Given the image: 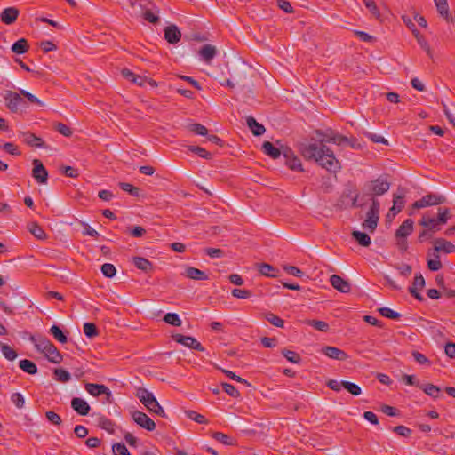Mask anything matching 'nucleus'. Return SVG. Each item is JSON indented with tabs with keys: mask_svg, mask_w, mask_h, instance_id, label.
Returning <instances> with one entry per match:
<instances>
[{
	"mask_svg": "<svg viewBox=\"0 0 455 455\" xmlns=\"http://www.w3.org/2000/svg\"><path fill=\"white\" fill-rule=\"evenodd\" d=\"M143 18L147 21L153 24H156L159 21V16L148 9L143 12Z\"/></svg>",
	"mask_w": 455,
	"mask_h": 455,
	"instance_id": "63",
	"label": "nucleus"
},
{
	"mask_svg": "<svg viewBox=\"0 0 455 455\" xmlns=\"http://www.w3.org/2000/svg\"><path fill=\"white\" fill-rule=\"evenodd\" d=\"M29 340L34 343L36 350L41 353L44 351L52 345V342L45 337H35L30 336Z\"/></svg>",
	"mask_w": 455,
	"mask_h": 455,
	"instance_id": "23",
	"label": "nucleus"
},
{
	"mask_svg": "<svg viewBox=\"0 0 455 455\" xmlns=\"http://www.w3.org/2000/svg\"><path fill=\"white\" fill-rule=\"evenodd\" d=\"M330 131L317 130L315 132L320 137V143H300L299 150L304 158L307 160H315L323 168H325L331 172H336L340 170V163L335 157L331 149H330L324 143L326 140L330 139Z\"/></svg>",
	"mask_w": 455,
	"mask_h": 455,
	"instance_id": "1",
	"label": "nucleus"
},
{
	"mask_svg": "<svg viewBox=\"0 0 455 455\" xmlns=\"http://www.w3.org/2000/svg\"><path fill=\"white\" fill-rule=\"evenodd\" d=\"M19 366L20 368L30 374V375H34L37 372V366L36 365V363L30 360H28V359H23V360H20L19 362Z\"/></svg>",
	"mask_w": 455,
	"mask_h": 455,
	"instance_id": "32",
	"label": "nucleus"
},
{
	"mask_svg": "<svg viewBox=\"0 0 455 455\" xmlns=\"http://www.w3.org/2000/svg\"><path fill=\"white\" fill-rule=\"evenodd\" d=\"M11 401L18 409H21L24 407L25 399L20 393H13L11 396Z\"/></svg>",
	"mask_w": 455,
	"mask_h": 455,
	"instance_id": "55",
	"label": "nucleus"
},
{
	"mask_svg": "<svg viewBox=\"0 0 455 455\" xmlns=\"http://www.w3.org/2000/svg\"><path fill=\"white\" fill-rule=\"evenodd\" d=\"M217 50L212 44H204L199 51L201 59L206 63H210L216 56Z\"/></svg>",
	"mask_w": 455,
	"mask_h": 455,
	"instance_id": "20",
	"label": "nucleus"
},
{
	"mask_svg": "<svg viewBox=\"0 0 455 455\" xmlns=\"http://www.w3.org/2000/svg\"><path fill=\"white\" fill-rule=\"evenodd\" d=\"M164 321L172 326H180L181 325V320L180 319L178 314L176 313H167L164 316Z\"/></svg>",
	"mask_w": 455,
	"mask_h": 455,
	"instance_id": "45",
	"label": "nucleus"
},
{
	"mask_svg": "<svg viewBox=\"0 0 455 455\" xmlns=\"http://www.w3.org/2000/svg\"><path fill=\"white\" fill-rule=\"evenodd\" d=\"M403 207V198L400 196H395L393 201V206L390 208L389 212L387 217L390 218L391 216H395L398 212L402 211Z\"/></svg>",
	"mask_w": 455,
	"mask_h": 455,
	"instance_id": "30",
	"label": "nucleus"
},
{
	"mask_svg": "<svg viewBox=\"0 0 455 455\" xmlns=\"http://www.w3.org/2000/svg\"><path fill=\"white\" fill-rule=\"evenodd\" d=\"M451 214L449 208H438V213H437V221H439L440 224L443 225L445 224L448 220L451 218Z\"/></svg>",
	"mask_w": 455,
	"mask_h": 455,
	"instance_id": "46",
	"label": "nucleus"
},
{
	"mask_svg": "<svg viewBox=\"0 0 455 455\" xmlns=\"http://www.w3.org/2000/svg\"><path fill=\"white\" fill-rule=\"evenodd\" d=\"M28 229L38 240H44L46 238L44 230L36 222L28 224Z\"/></svg>",
	"mask_w": 455,
	"mask_h": 455,
	"instance_id": "31",
	"label": "nucleus"
},
{
	"mask_svg": "<svg viewBox=\"0 0 455 455\" xmlns=\"http://www.w3.org/2000/svg\"><path fill=\"white\" fill-rule=\"evenodd\" d=\"M71 408L81 416H86L91 410L89 403L79 397H74L71 400Z\"/></svg>",
	"mask_w": 455,
	"mask_h": 455,
	"instance_id": "16",
	"label": "nucleus"
},
{
	"mask_svg": "<svg viewBox=\"0 0 455 455\" xmlns=\"http://www.w3.org/2000/svg\"><path fill=\"white\" fill-rule=\"evenodd\" d=\"M413 220L411 219L405 220L403 224L399 227V228L395 232L396 238H406L409 235L411 234L413 230Z\"/></svg>",
	"mask_w": 455,
	"mask_h": 455,
	"instance_id": "19",
	"label": "nucleus"
},
{
	"mask_svg": "<svg viewBox=\"0 0 455 455\" xmlns=\"http://www.w3.org/2000/svg\"><path fill=\"white\" fill-rule=\"evenodd\" d=\"M20 137L22 139L24 143L30 147L45 148L43 139L30 132H20Z\"/></svg>",
	"mask_w": 455,
	"mask_h": 455,
	"instance_id": "11",
	"label": "nucleus"
},
{
	"mask_svg": "<svg viewBox=\"0 0 455 455\" xmlns=\"http://www.w3.org/2000/svg\"><path fill=\"white\" fill-rule=\"evenodd\" d=\"M0 350L8 361H13L18 356V353L12 347L3 342H0Z\"/></svg>",
	"mask_w": 455,
	"mask_h": 455,
	"instance_id": "34",
	"label": "nucleus"
},
{
	"mask_svg": "<svg viewBox=\"0 0 455 455\" xmlns=\"http://www.w3.org/2000/svg\"><path fill=\"white\" fill-rule=\"evenodd\" d=\"M265 319L269 322L271 324L276 327H283L284 322L279 316L275 315L273 313H267L265 315Z\"/></svg>",
	"mask_w": 455,
	"mask_h": 455,
	"instance_id": "51",
	"label": "nucleus"
},
{
	"mask_svg": "<svg viewBox=\"0 0 455 455\" xmlns=\"http://www.w3.org/2000/svg\"><path fill=\"white\" fill-rule=\"evenodd\" d=\"M132 263L138 269L146 273L150 272L153 269L152 263L143 257H133Z\"/></svg>",
	"mask_w": 455,
	"mask_h": 455,
	"instance_id": "27",
	"label": "nucleus"
},
{
	"mask_svg": "<svg viewBox=\"0 0 455 455\" xmlns=\"http://www.w3.org/2000/svg\"><path fill=\"white\" fill-rule=\"evenodd\" d=\"M50 333L59 342H60L62 344L67 343L68 338H67L66 334L62 331V330L58 325L53 324L50 328Z\"/></svg>",
	"mask_w": 455,
	"mask_h": 455,
	"instance_id": "37",
	"label": "nucleus"
},
{
	"mask_svg": "<svg viewBox=\"0 0 455 455\" xmlns=\"http://www.w3.org/2000/svg\"><path fill=\"white\" fill-rule=\"evenodd\" d=\"M437 11L439 14L443 17L447 21H449L450 15H449V7L447 2H443V4H437L436 6Z\"/></svg>",
	"mask_w": 455,
	"mask_h": 455,
	"instance_id": "62",
	"label": "nucleus"
},
{
	"mask_svg": "<svg viewBox=\"0 0 455 455\" xmlns=\"http://www.w3.org/2000/svg\"><path fill=\"white\" fill-rule=\"evenodd\" d=\"M283 155L285 158V164L292 171L303 172L300 159L295 156L293 151L288 148H283Z\"/></svg>",
	"mask_w": 455,
	"mask_h": 455,
	"instance_id": "8",
	"label": "nucleus"
},
{
	"mask_svg": "<svg viewBox=\"0 0 455 455\" xmlns=\"http://www.w3.org/2000/svg\"><path fill=\"white\" fill-rule=\"evenodd\" d=\"M33 178L40 184H44L48 180V172L44 166L43 163L38 159L33 160Z\"/></svg>",
	"mask_w": 455,
	"mask_h": 455,
	"instance_id": "10",
	"label": "nucleus"
},
{
	"mask_svg": "<svg viewBox=\"0 0 455 455\" xmlns=\"http://www.w3.org/2000/svg\"><path fill=\"white\" fill-rule=\"evenodd\" d=\"M434 243H435L434 250H435V252L437 254L439 252H444V253L455 252V245L452 243H451L443 238L435 239Z\"/></svg>",
	"mask_w": 455,
	"mask_h": 455,
	"instance_id": "17",
	"label": "nucleus"
},
{
	"mask_svg": "<svg viewBox=\"0 0 455 455\" xmlns=\"http://www.w3.org/2000/svg\"><path fill=\"white\" fill-rule=\"evenodd\" d=\"M212 437L223 443V444H226V445H234L235 444V440L233 437L224 434V433H221V432H214L213 435H212Z\"/></svg>",
	"mask_w": 455,
	"mask_h": 455,
	"instance_id": "40",
	"label": "nucleus"
},
{
	"mask_svg": "<svg viewBox=\"0 0 455 455\" xmlns=\"http://www.w3.org/2000/svg\"><path fill=\"white\" fill-rule=\"evenodd\" d=\"M379 313L387 318L393 319V320H398L401 317V315L394 310H392L389 307H380L378 309Z\"/></svg>",
	"mask_w": 455,
	"mask_h": 455,
	"instance_id": "44",
	"label": "nucleus"
},
{
	"mask_svg": "<svg viewBox=\"0 0 455 455\" xmlns=\"http://www.w3.org/2000/svg\"><path fill=\"white\" fill-rule=\"evenodd\" d=\"M55 129L65 137H70L72 135V130L62 123L55 124Z\"/></svg>",
	"mask_w": 455,
	"mask_h": 455,
	"instance_id": "60",
	"label": "nucleus"
},
{
	"mask_svg": "<svg viewBox=\"0 0 455 455\" xmlns=\"http://www.w3.org/2000/svg\"><path fill=\"white\" fill-rule=\"evenodd\" d=\"M263 152L272 157L273 159H277L281 154H283V149H279L275 147L270 141H265L262 144Z\"/></svg>",
	"mask_w": 455,
	"mask_h": 455,
	"instance_id": "26",
	"label": "nucleus"
},
{
	"mask_svg": "<svg viewBox=\"0 0 455 455\" xmlns=\"http://www.w3.org/2000/svg\"><path fill=\"white\" fill-rule=\"evenodd\" d=\"M44 354L51 363H60L62 361L61 354L52 343Z\"/></svg>",
	"mask_w": 455,
	"mask_h": 455,
	"instance_id": "25",
	"label": "nucleus"
},
{
	"mask_svg": "<svg viewBox=\"0 0 455 455\" xmlns=\"http://www.w3.org/2000/svg\"><path fill=\"white\" fill-rule=\"evenodd\" d=\"M45 417L48 419V421L51 422L52 425L60 426L61 424L60 416L54 411H46Z\"/></svg>",
	"mask_w": 455,
	"mask_h": 455,
	"instance_id": "56",
	"label": "nucleus"
},
{
	"mask_svg": "<svg viewBox=\"0 0 455 455\" xmlns=\"http://www.w3.org/2000/svg\"><path fill=\"white\" fill-rule=\"evenodd\" d=\"M246 124H247L249 129L251 130V132L255 136H260V135L264 134V132L266 131L264 125L258 123L256 121V119L252 116H247Z\"/></svg>",
	"mask_w": 455,
	"mask_h": 455,
	"instance_id": "24",
	"label": "nucleus"
},
{
	"mask_svg": "<svg viewBox=\"0 0 455 455\" xmlns=\"http://www.w3.org/2000/svg\"><path fill=\"white\" fill-rule=\"evenodd\" d=\"M20 95L24 96L25 98L28 99V100L30 102V103H33V104H36L39 107H44V102L41 101L37 97H36L35 95H33L32 93H30L28 91H25L23 89H20Z\"/></svg>",
	"mask_w": 455,
	"mask_h": 455,
	"instance_id": "53",
	"label": "nucleus"
},
{
	"mask_svg": "<svg viewBox=\"0 0 455 455\" xmlns=\"http://www.w3.org/2000/svg\"><path fill=\"white\" fill-rule=\"evenodd\" d=\"M54 376H55V379L61 383H66L71 379L70 373L62 368L55 369Z\"/></svg>",
	"mask_w": 455,
	"mask_h": 455,
	"instance_id": "41",
	"label": "nucleus"
},
{
	"mask_svg": "<svg viewBox=\"0 0 455 455\" xmlns=\"http://www.w3.org/2000/svg\"><path fill=\"white\" fill-rule=\"evenodd\" d=\"M3 148L7 153L12 155V156H20V151L19 150L18 147L14 145L12 142H6L4 144Z\"/></svg>",
	"mask_w": 455,
	"mask_h": 455,
	"instance_id": "61",
	"label": "nucleus"
},
{
	"mask_svg": "<svg viewBox=\"0 0 455 455\" xmlns=\"http://www.w3.org/2000/svg\"><path fill=\"white\" fill-rule=\"evenodd\" d=\"M190 130L198 135L206 136L208 134V129L201 124H191Z\"/></svg>",
	"mask_w": 455,
	"mask_h": 455,
	"instance_id": "59",
	"label": "nucleus"
},
{
	"mask_svg": "<svg viewBox=\"0 0 455 455\" xmlns=\"http://www.w3.org/2000/svg\"><path fill=\"white\" fill-rule=\"evenodd\" d=\"M257 268H258L259 272L263 275L269 276V277L276 276L277 270L273 266H271L267 263L257 264Z\"/></svg>",
	"mask_w": 455,
	"mask_h": 455,
	"instance_id": "35",
	"label": "nucleus"
},
{
	"mask_svg": "<svg viewBox=\"0 0 455 455\" xmlns=\"http://www.w3.org/2000/svg\"><path fill=\"white\" fill-rule=\"evenodd\" d=\"M188 150L204 159H211L212 154L199 146H188Z\"/></svg>",
	"mask_w": 455,
	"mask_h": 455,
	"instance_id": "48",
	"label": "nucleus"
},
{
	"mask_svg": "<svg viewBox=\"0 0 455 455\" xmlns=\"http://www.w3.org/2000/svg\"><path fill=\"white\" fill-rule=\"evenodd\" d=\"M223 390L232 397H238L240 395L239 391L235 387V386L229 383H222L221 384Z\"/></svg>",
	"mask_w": 455,
	"mask_h": 455,
	"instance_id": "57",
	"label": "nucleus"
},
{
	"mask_svg": "<svg viewBox=\"0 0 455 455\" xmlns=\"http://www.w3.org/2000/svg\"><path fill=\"white\" fill-rule=\"evenodd\" d=\"M184 275L186 277L192 279V280H196V281L208 280V275L205 272H204L198 268L193 267H188L185 269Z\"/></svg>",
	"mask_w": 455,
	"mask_h": 455,
	"instance_id": "21",
	"label": "nucleus"
},
{
	"mask_svg": "<svg viewBox=\"0 0 455 455\" xmlns=\"http://www.w3.org/2000/svg\"><path fill=\"white\" fill-rule=\"evenodd\" d=\"M419 225L427 228V229H431L435 234L441 229L440 226L442 224L437 221V219L431 217L428 214H424L419 221Z\"/></svg>",
	"mask_w": 455,
	"mask_h": 455,
	"instance_id": "18",
	"label": "nucleus"
},
{
	"mask_svg": "<svg viewBox=\"0 0 455 455\" xmlns=\"http://www.w3.org/2000/svg\"><path fill=\"white\" fill-rule=\"evenodd\" d=\"M102 274L108 278L114 277L116 273V269L113 264L105 263L101 266Z\"/></svg>",
	"mask_w": 455,
	"mask_h": 455,
	"instance_id": "54",
	"label": "nucleus"
},
{
	"mask_svg": "<svg viewBox=\"0 0 455 455\" xmlns=\"http://www.w3.org/2000/svg\"><path fill=\"white\" fill-rule=\"evenodd\" d=\"M419 388L421 390H423L427 395L433 397V398H437L439 397V395H440V392H441V389L434 385V384H422L419 386Z\"/></svg>",
	"mask_w": 455,
	"mask_h": 455,
	"instance_id": "36",
	"label": "nucleus"
},
{
	"mask_svg": "<svg viewBox=\"0 0 455 455\" xmlns=\"http://www.w3.org/2000/svg\"><path fill=\"white\" fill-rule=\"evenodd\" d=\"M85 390L92 396H99L107 392L108 387L101 384L87 383Z\"/></svg>",
	"mask_w": 455,
	"mask_h": 455,
	"instance_id": "28",
	"label": "nucleus"
},
{
	"mask_svg": "<svg viewBox=\"0 0 455 455\" xmlns=\"http://www.w3.org/2000/svg\"><path fill=\"white\" fill-rule=\"evenodd\" d=\"M19 11L14 7L5 8L1 13V20L7 24H12L18 18Z\"/></svg>",
	"mask_w": 455,
	"mask_h": 455,
	"instance_id": "22",
	"label": "nucleus"
},
{
	"mask_svg": "<svg viewBox=\"0 0 455 455\" xmlns=\"http://www.w3.org/2000/svg\"><path fill=\"white\" fill-rule=\"evenodd\" d=\"M352 237L361 245L363 247H368L371 243V237L363 232L355 230L352 232Z\"/></svg>",
	"mask_w": 455,
	"mask_h": 455,
	"instance_id": "29",
	"label": "nucleus"
},
{
	"mask_svg": "<svg viewBox=\"0 0 455 455\" xmlns=\"http://www.w3.org/2000/svg\"><path fill=\"white\" fill-rule=\"evenodd\" d=\"M445 201L446 198L443 196L430 193L424 196L419 200L415 201L412 207L414 209H420L427 206L438 205L445 203Z\"/></svg>",
	"mask_w": 455,
	"mask_h": 455,
	"instance_id": "6",
	"label": "nucleus"
},
{
	"mask_svg": "<svg viewBox=\"0 0 455 455\" xmlns=\"http://www.w3.org/2000/svg\"><path fill=\"white\" fill-rule=\"evenodd\" d=\"M132 417L137 425L148 431H153L156 428V423L146 413L140 411H133Z\"/></svg>",
	"mask_w": 455,
	"mask_h": 455,
	"instance_id": "9",
	"label": "nucleus"
},
{
	"mask_svg": "<svg viewBox=\"0 0 455 455\" xmlns=\"http://www.w3.org/2000/svg\"><path fill=\"white\" fill-rule=\"evenodd\" d=\"M112 450L115 455H131L124 443H115L112 446Z\"/></svg>",
	"mask_w": 455,
	"mask_h": 455,
	"instance_id": "58",
	"label": "nucleus"
},
{
	"mask_svg": "<svg viewBox=\"0 0 455 455\" xmlns=\"http://www.w3.org/2000/svg\"><path fill=\"white\" fill-rule=\"evenodd\" d=\"M379 202L376 198L372 197L371 204L366 213V219L362 224L363 229L368 230L371 233L376 229L379 219Z\"/></svg>",
	"mask_w": 455,
	"mask_h": 455,
	"instance_id": "4",
	"label": "nucleus"
},
{
	"mask_svg": "<svg viewBox=\"0 0 455 455\" xmlns=\"http://www.w3.org/2000/svg\"><path fill=\"white\" fill-rule=\"evenodd\" d=\"M172 339L177 343L181 344V345H183L187 347H189L191 349L200 351V352H204L205 350L204 347L201 345V343L199 341H197L194 337L185 336V335L177 333V334L172 335Z\"/></svg>",
	"mask_w": 455,
	"mask_h": 455,
	"instance_id": "7",
	"label": "nucleus"
},
{
	"mask_svg": "<svg viewBox=\"0 0 455 455\" xmlns=\"http://www.w3.org/2000/svg\"><path fill=\"white\" fill-rule=\"evenodd\" d=\"M187 417L199 424H207L208 423V420L206 419V418L202 415V414H199L194 411H185Z\"/></svg>",
	"mask_w": 455,
	"mask_h": 455,
	"instance_id": "49",
	"label": "nucleus"
},
{
	"mask_svg": "<svg viewBox=\"0 0 455 455\" xmlns=\"http://www.w3.org/2000/svg\"><path fill=\"white\" fill-rule=\"evenodd\" d=\"M330 139H327V142H331L336 145L341 146L344 144H349L352 148H355V140L351 138H347L344 135H341L338 132H335L334 131H330Z\"/></svg>",
	"mask_w": 455,
	"mask_h": 455,
	"instance_id": "15",
	"label": "nucleus"
},
{
	"mask_svg": "<svg viewBox=\"0 0 455 455\" xmlns=\"http://www.w3.org/2000/svg\"><path fill=\"white\" fill-rule=\"evenodd\" d=\"M164 39L172 44H175L180 41L181 32L179 28L174 25H169L164 29Z\"/></svg>",
	"mask_w": 455,
	"mask_h": 455,
	"instance_id": "12",
	"label": "nucleus"
},
{
	"mask_svg": "<svg viewBox=\"0 0 455 455\" xmlns=\"http://www.w3.org/2000/svg\"><path fill=\"white\" fill-rule=\"evenodd\" d=\"M98 426L110 434L114 433V423L104 416L99 417Z\"/></svg>",
	"mask_w": 455,
	"mask_h": 455,
	"instance_id": "39",
	"label": "nucleus"
},
{
	"mask_svg": "<svg viewBox=\"0 0 455 455\" xmlns=\"http://www.w3.org/2000/svg\"><path fill=\"white\" fill-rule=\"evenodd\" d=\"M307 323L309 326H312L314 329H315L317 331H323V332H326V331H329V324L326 322H324V321L307 320Z\"/></svg>",
	"mask_w": 455,
	"mask_h": 455,
	"instance_id": "43",
	"label": "nucleus"
},
{
	"mask_svg": "<svg viewBox=\"0 0 455 455\" xmlns=\"http://www.w3.org/2000/svg\"><path fill=\"white\" fill-rule=\"evenodd\" d=\"M342 387L355 396H357L362 393L361 387L358 385L347 380H342Z\"/></svg>",
	"mask_w": 455,
	"mask_h": 455,
	"instance_id": "42",
	"label": "nucleus"
},
{
	"mask_svg": "<svg viewBox=\"0 0 455 455\" xmlns=\"http://www.w3.org/2000/svg\"><path fill=\"white\" fill-rule=\"evenodd\" d=\"M433 256H434V259L427 258V267L431 271H438L443 267L442 262L440 260V256H439V254H437L435 252L433 253Z\"/></svg>",
	"mask_w": 455,
	"mask_h": 455,
	"instance_id": "38",
	"label": "nucleus"
},
{
	"mask_svg": "<svg viewBox=\"0 0 455 455\" xmlns=\"http://www.w3.org/2000/svg\"><path fill=\"white\" fill-rule=\"evenodd\" d=\"M204 251L209 257L212 259H218L224 256V251L217 248H206Z\"/></svg>",
	"mask_w": 455,
	"mask_h": 455,
	"instance_id": "64",
	"label": "nucleus"
},
{
	"mask_svg": "<svg viewBox=\"0 0 455 455\" xmlns=\"http://www.w3.org/2000/svg\"><path fill=\"white\" fill-rule=\"evenodd\" d=\"M136 396L149 412L155 413L162 418H166L164 410L160 405L155 395L148 389L139 387L136 391Z\"/></svg>",
	"mask_w": 455,
	"mask_h": 455,
	"instance_id": "2",
	"label": "nucleus"
},
{
	"mask_svg": "<svg viewBox=\"0 0 455 455\" xmlns=\"http://www.w3.org/2000/svg\"><path fill=\"white\" fill-rule=\"evenodd\" d=\"M390 188V182H388L386 179L382 177H379L378 179L366 182L363 186V191L365 196H370V200L371 198H375L376 196H380L387 192Z\"/></svg>",
	"mask_w": 455,
	"mask_h": 455,
	"instance_id": "3",
	"label": "nucleus"
},
{
	"mask_svg": "<svg viewBox=\"0 0 455 455\" xmlns=\"http://www.w3.org/2000/svg\"><path fill=\"white\" fill-rule=\"evenodd\" d=\"M330 283L334 289H336L337 291H339L340 292L347 293L351 290V285L348 283V281L345 280L340 275H332L330 277Z\"/></svg>",
	"mask_w": 455,
	"mask_h": 455,
	"instance_id": "14",
	"label": "nucleus"
},
{
	"mask_svg": "<svg viewBox=\"0 0 455 455\" xmlns=\"http://www.w3.org/2000/svg\"><path fill=\"white\" fill-rule=\"evenodd\" d=\"M84 333L90 339L98 336L99 332L94 323H85L84 324Z\"/></svg>",
	"mask_w": 455,
	"mask_h": 455,
	"instance_id": "50",
	"label": "nucleus"
},
{
	"mask_svg": "<svg viewBox=\"0 0 455 455\" xmlns=\"http://www.w3.org/2000/svg\"><path fill=\"white\" fill-rule=\"evenodd\" d=\"M119 187L122 190L128 192L130 195H132L133 196H140V188L132 186L130 183L121 182V183H119Z\"/></svg>",
	"mask_w": 455,
	"mask_h": 455,
	"instance_id": "52",
	"label": "nucleus"
},
{
	"mask_svg": "<svg viewBox=\"0 0 455 455\" xmlns=\"http://www.w3.org/2000/svg\"><path fill=\"white\" fill-rule=\"evenodd\" d=\"M282 355L291 363H300L301 361V357L300 355L294 352V351H291V350H289V349H283L282 351Z\"/></svg>",
	"mask_w": 455,
	"mask_h": 455,
	"instance_id": "47",
	"label": "nucleus"
},
{
	"mask_svg": "<svg viewBox=\"0 0 455 455\" xmlns=\"http://www.w3.org/2000/svg\"><path fill=\"white\" fill-rule=\"evenodd\" d=\"M322 353L329 358L338 361H346L348 358L347 353L338 347L326 346L322 348Z\"/></svg>",
	"mask_w": 455,
	"mask_h": 455,
	"instance_id": "13",
	"label": "nucleus"
},
{
	"mask_svg": "<svg viewBox=\"0 0 455 455\" xmlns=\"http://www.w3.org/2000/svg\"><path fill=\"white\" fill-rule=\"evenodd\" d=\"M4 99L5 100L6 107L12 113L18 112V110L20 108L26 106V102L20 97V92H15L12 91H6L5 93L4 94Z\"/></svg>",
	"mask_w": 455,
	"mask_h": 455,
	"instance_id": "5",
	"label": "nucleus"
},
{
	"mask_svg": "<svg viewBox=\"0 0 455 455\" xmlns=\"http://www.w3.org/2000/svg\"><path fill=\"white\" fill-rule=\"evenodd\" d=\"M28 43L25 38H20L12 45V51L16 54H23L28 50Z\"/></svg>",
	"mask_w": 455,
	"mask_h": 455,
	"instance_id": "33",
	"label": "nucleus"
}]
</instances>
